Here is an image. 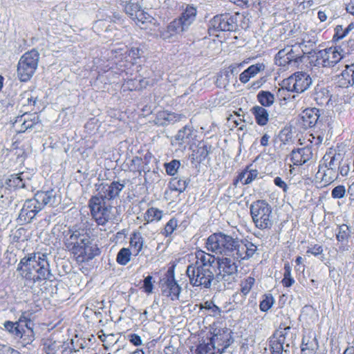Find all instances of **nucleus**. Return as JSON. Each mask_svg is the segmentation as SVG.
I'll use <instances>...</instances> for the list:
<instances>
[{"mask_svg": "<svg viewBox=\"0 0 354 354\" xmlns=\"http://www.w3.org/2000/svg\"><path fill=\"white\" fill-rule=\"evenodd\" d=\"M205 248L216 254H223L237 259H247L254 255L257 246L246 239L234 238L223 232L214 233L206 240Z\"/></svg>", "mask_w": 354, "mask_h": 354, "instance_id": "1", "label": "nucleus"}, {"mask_svg": "<svg viewBox=\"0 0 354 354\" xmlns=\"http://www.w3.org/2000/svg\"><path fill=\"white\" fill-rule=\"evenodd\" d=\"M84 223H80L76 227L69 229L64 233V244L66 250L75 257L80 263L92 259L98 254L97 245L93 243L89 230Z\"/></svg>", "mask_w": 354, "mask_h": 354, "instance_id": "2", "label": "nucleus"}, {"mask_svg": "<svg viewBox=\"0 0 354 354\" xmlns=\"http://www.w3.org/2000/svg\"><path fill=\"white\" fill-rule=\"evenodd\" d=\"M17 270L24 279V285L30 288L37 282L49 279L52 275L47 256L41 253L28 254L22 258Z\"/></svg>", "mask_w": 354, "mask_h": 354, "instance_id": "3", "label": "nucleus"}, {"mask_svg": "<svg viewBox=\"0 0 354 354\" xmlns=\"http://www.w3.org/2000/svg\"><path fill=\"white\" fill-rule=\"evenodd\" d=\"M193 263L187 268V274L193 286L209 288L214 279V256L202 250L192 254Z\"/></svg>", "mask_w": 354, "mask_h": 354, "instance_id": "4", "label": "nucleus"}, {"mask_svg": "<svg viewBox=\"0 0 354 354\" xmlns=\"http://www.w3.org/2000/svg\"><path fill=\"white\" fill-rule=\"evenodd\" d=\"M115 63L120 66L122 73H126L127 67L136 63L143 54L140 44L136 43L131 46L124 44H117L112 50Z\"/></svg>", "mask_w": 354, "mask_h": 354, "instance_id": "5", "label": "nucleus"}, {"mask_svg": "<svg viewBox=\"0 0 354 354\" xmlns=\"http://www.w3.org/2000/svg\"><path fill=\"white\" fill-rule=\"evenodd\" d=\"M250 214L255 226L260 230L270 229L273 225L271 206L265 201L259 200L250 207Z\"/></svg>", "mask_w": 354, "mask_h": 354, "instance_id": "6", "label": "nucleus"}, {"mask_svg": "<svg viewBox=\"0 0 354 354\" xmlns=\"http://www.w3.org/2000/svg\"><path fill=\"white\" fill-rule=\"evenodd\" d=\"M106 192L107 195L93 197L89 202L91 214L101 225L108 223L111 218V187Z\"/></svg>", "mask_w": 354, "mask_h": 354, "instance_id": "7", "label": "nucleus"}, {"mask_svg": "<svg viewBox=\"0 0 354 354\" xmlns=\"http://www.w3.org/2000/svg\"><path fill=\"white\" fill-rule=\"evenodd\" d=\"M295 336L290 326L281 324L270 341L272 353L288 354Z\"/></svg>", "mask_w": 354, "mask_h": 354, "instance_id": "8", "label": "nucleus"}, {"mask_svg": "<svg viewBox=\"0 0 354 354\" xmlns=\"http://www.w3.org/2000/svg\"><path fill=\"white\" fill-rule=\"evenodd\" d=\"M39 59L37 50L32 49L25 53L17 64V76L21 82L28 81L35 73Z\"/></svg>", "mask_w": 354, "mask_h": 354, "instance_id": "9", "label": "nucleus"}, {"mask_svg": "<svg viewBox=\"0 0 354 354\" xmlns=\"http://www.w3.org/2000/svg\"><path fill=\"white\" fill-rule=\"evenodd\" d=\"M234 257H222L217 259V268L218 272L217 277L222 281L225 286H230L234 283L238 277V265Z\"/></svg>", "mask_w": 354, "mask_h": 354, "instance_id": "10", "label": "nucleus"}, {"mask_svg": "<svg viewBox=\"0 0 354 354\" xmlns=\"http://www.w3.org/2000/svg\"><path fill=\"white\" fill-rule=\"evenodd\" d=\"M312 80L309 75L304 72H297L284 80L281 88L279 89V93H283L286 91L302 93L311 84Z\"/></svg>", "mask_w": 354, "mask_h": 354, "instance_id": "11", "label": "nucleus"}, {"mask_svg": "<svg viewBox=\"0 0 354 354\" xmlns=\"http://www.w3.org/2000/svg\"><path fill=\"white\" fill-rule=\"evenodd\" d=\"M317 60L324 67L333 66L344 57V51L339 46H332L320 50L317 54Z\"/></svg>", "mask_w": 354, "mask_h": 354, "instance_id": "12", "label": "nucleus"}, {"mask_svg": "<svg viewBox=\"0 0 354 354\" xmlns=\"http://www.w3.org/2000/svg\"><path fill=\"white\" fill-rule=\"evenodd\" d=\"M296 46H287L280 50L275 56V63L280 66H287L297 62L301 57V53H297Z\"/></svg>", "mask_w": 354, "mask_h": 354, "instance_id": "13", "label": "nucleus"}, {"mask_svg": "<svg viewBox=\"0 0 354 354\" xmlns=\"http://www.w3.org/2000/svg\"><path fill=\"white\" fill-rule=\"evenodd\" d=\"M188 29L181 21L176 18L171 21L165 28L160 30V37L166 41H174L179 35Z\"/></svg>", "mask_w": 354, "mask_h": 354, "instance_id": "14", "label": "nucleus"}, {"mask_svg": "<svg viewBox=\"0 0 354 354\" xmlns=\"http://www.w3.org/2000/svg\"><path fill=\"white\" fill-rule=\"evenodd\" d=\"M41 124L38 115L36 114L25 113L17 118L14 122V127L19 133L25 132L27 130L38 129Z\"/></svg>", "mask_w": 354, "mask_h": 354, "instance_id": "15", "label": "nucleus"}, {"mask_svg": "<svg viewBox=\"0 0 354 354\" xmlns=\"http://www.w3.org/2000/svg\"><path fill=\"white\" fill-rule=\"evenodd\" d=\"M30 174L22 171L10 175L6 179L5 185L10 189H28L30 187Z\"/></svg>", "mask_w": 354, "mask_h": 354, "instance_id": "16", "label": "nucleus"}, {"mask_svg": "<svg viewBox=\"0 0 354 354\" xmlns=\"http://www.w3.org/2000/svg\"><path fill=\"white\" fill-rule=\"evenodd\" d=\"M41 209L42 208L35 196L33 198L25 201L19 217L20 220L29 223Z\"/></svg>", "mask_w": 354, "mask_h": 354, "instance_id": "17", "label": "nucleus"}, {"mask_svg": "<svg viewBox=\"0 0 354 354\" xmlns=\"http://www.w3.org/2000/svg\"><path fill=\"white\" fill-rule=\"evenodd\" d=\"M209 26L218 31H232L236 28L233 17L229 15H221L214 17L209 21Z\"/></svg>", "mask_w": 354, "mask_h": 354, "instance_id": "18", "label": "nucleus"}, {"mask_svg": "<svg viewBox=\"0 0 354 354\" xmlns=\"http://www.w3.org/2000/svg\"><path fill=\"white\" fill-rule=\"evenodd\" d=\"M230 332L227 329L218 330V333H214L210 339V342L217 348L214 354H222L230 346Z\"/></svg>", "mask_w": 354, "mask_h": 354, "instance_id": "19", "label": "nucleus"}, {"mask_svg": "<svg viewBox=\"0 0 354 354\" xmlns=\"http://www.w3.org/2000/svg\"><path fill=\"white\" fill-rule=\"evenodd\" d=\"M35 196L42 209L46 205L53 206L58 202L57 193L55 189L39 191Z\"/></svg>", "mask_w": 354, "mask_h": 354, "instance_id": "20", "label": "nucleus"}, {"mask_svg": "<svg viewBox=\"0 0 354 354\" xmlns=\"http://www.w3.org/2000/svg\"><path fill=\"white\" fill-rule=\"evenodd\" d=\"M313 156L310 147H305L292 150L291 153V161L295 165H301L309 160Z\"/></svg>", "mask_w": 354, "mask_h": 354, "instance_id": "21", "label": "nucleus"}, {"mask_svg": "<svg viewBox=\"0 0 354 354\" xmlns=\"http://www.w3.org/2000/svg\"><path fill=\"white\" fill-rule=\"evenodd\" d=\"M351 236V229L346 224H342L338 226V232L336 234V239L338 242L341 243L339 246L338 250L340 252H344L349 250L347 242Z\"/></svg>", "mask_w": 354, "mask_h": 354, "instance_id": "22", "label": "nucleus"}, {"mask_svg": "<svg viewBox=\"0 0 354 354\" xmlns=\"http://www.w3.org/2000/svg\"><path fill=\"white\" fill-rule=\"evenodd\" d=\"M197 15V8L193 5L187 4L182 6V13L178 18L187 28L194 23Z\"/></svg>", "mask_w": 354, "mask_h": 354, "instance_id": "23", "label": "nucleus"}, {"mask_svg": "<svg viewBox=\"0 0 354 354\" xmlns=\"http://www.w3.org/2000/svg\"><path fill=\"white\" fill-rule=\"evenodd\" d=\"M339 86L347 88L354 84V63L346 65V68L337 77Z\"/></svg>", "mask_w": 354, "mask_h": 354, "instance_id": "24", "label": "nucleus"}, {"mask_svg": "<svg viewBox=\"0 0 354 354\" xmlns=\"http://www.w3.org/2000/svg\"><path fill=\"white\" fill-rule=\"evenodd\" d=\"M180 291L181 288L173 279H168L162 286V295L170 297L173 301L178 299Z\"/></svg>", "mask_w": 354, "mask_h": 354, "instance_id": "25", "label": "nucleus"}, {"mask_svg": "<svg viewBox=\"0 0 354 354\" xmlns=\"http://www.w3.org/2000/svg\"><path fill=\"white\" fill-rule=\"evenodd\" d=\"M319 110L315 108L306 109L303 111L301 120L306 128L312 127L316 124L319 118Z\"/></svg>", "mask_w": 354, "mask_h": 354, "instance_id": "26", "label": "nucleus"}, {"mask_svg": "<svg viewBox=\"0 0 354 354\" xmlns=\"http://www.w3.org/2000/svg\"><path fill=\"white\" fill-rule=\"evenodd\" d=\"M338 175L339 172L337 169L319 167L317 178H320L322 182L324 183V185H326L335 180Z\"/></svg>", "mask_w": 354, "mask_h": 354, "instance_id": "27", "label": "nucleus"}, {"mask_svg": "<svg viewBox=\"0 0 354 354\" xmlns=\"http://www.w3.org/2000/svg\"><path fill=\"white\" fill-rule=\"evenodd\" d=\"M339 156L332 152L326 153L320 161L319 167L337 169L339 165Z\"/></svg>", "mask_w": 354, "mask_h": 354, "instance_id": "28", "label": "nucleus"}, {"mask_svg": "<svg viewBox=\"0 0 354 354\" xmlns=\"http://www.w3.org/2000/svg\"><path fill=\"white\" fill-rule=\"evenodd\" d=\"M257 123L260 126H265L269 120L268 111L263 106H255L251 109Z\"/></svg>", "mask_w": 354, "mask_h": 354, "instance_id": "29", "label": "nucleus"}, {"mask_svg": "<svg viewBox=\"0 0 354 354\" xmlns=\"http://www.w3.org/2000/svg\"><path fill=\"white\" fill-rule=\"evenodd\" d=\"M153 20L150 15L142 10L137 11L136 15L133 19L134 23L141 29H147L149 24H151Z\"/></svg>", "mask_w": 354, "mask_h": 354, "instance_id": "30", "label": "nucleus"}, {"mask_svg": "<svg viewBox=\"0 0 354 354\" xmlns=\"http://www.w3.org/2000/svg\"><path fill=\"white\" fill-rule=\"evenodd\" d=\"M259 175L257 169H250L248 167L238 176L236 182L240 181L243 185H248L254 180Z\"/></svg>", "mask_w": 354, "mask_h": 354, "instance_id": "31", "label": "nucleus"}, {"mask_svg": "<svg viewBox=\"0 0 354 354\" xmlns=\"http://www.w3.org/2000/svg\"><path fill=\"white\" fill-rule=\"evenodd\" d=\"M192 128L186 125L182 129L178 131L175 138L176 140L178 141L179 145H188L192 140Z\"/></svg>", "mask_w": 354, "mask_h": 354, "instance_id": "32", "label": "nucleus"}, {"mask_svg": "<svg viewBox=\"0 0 354 354\" xmlns=\"http://www.w3.org/2000/svg\"><path fill=\"white\" fill-rule=\"evenodd\" d=\"M163 216V212L156 207L149 208L144 214V220L146 221L145 225L149 223L160 221Z\"/></svg>", "mask_w": 354, "mask_h": 354, "instance_id": "33", "label": "nucleus"}, {"mask_svg": "<svg viewBox=\"0 0 354 354\" xmlns=\"http://www.w3.org/2000/svg\"><path fill=\"white\" fill-rule=\"evenodd\" d=\"M3 326L9 333L17 338H21L25 333V330L17 322L6 321L3 323Z\"/></svg>", "mask_w": 354, "mask_h": 354, "instance_id": "34", "label": "nucleus"}, {"mask_svg": "<svg viewBox=\"0 0 354 354\" xmlns=\"http://www.w3.org/2000/svg\"><path fill=\"white\" fill-rule=\"evenodd\" d=\"M144 245V239L139 232H134L130 239V246L135 256L142 251Z\"/></svg>", "mask_w": 354, "mask_h": 354, "instance_id": "35", "label": "nucleus"}, {"mask_svg": "<svg viewBox=\"0 0 354 354\" xmlns=\"http://www.w3.org/2000/svg\"><path fill=\"white\" fill-rule=\"evenodd\" d=\"M116 59L114 58V54L112 53V62H111V64H113V62H115ZM114 64L118 67L117 68V71H114V74H118L119 73L120 75L122 76V79L126 82V84H127V87L130 89V90H133V89H136L138 87V85H135L134 82H138L139 84H140V86H142V82H144V80L143 79H139V80H137L136 78L134 79V80H129L128 77L127 78H124V75H127V72L126 71V73H122V71L120 70V66L119 65H116L115 63H114Z\"/></svg>", "mask_w": 354, "mask_h": 354, "instance_id": "36", "label": "nucleus"}, {"mask_svg": "<svg viewBox=\"0 0 354 354\" xmlns=\"http://www.w3.org/2000/svg\"><path fill=\"white\" fill-rule=\"evenodd\" d=\"M317 348L315 338L304 337L301 344V354H315Z\"/></svg>", "mask_w": 354, "mask_h": 354, "instance_id": "37", "label": "nucleus"}, {"mask_svg": "<svg viewBox=\"0 0 354 354\" xmlns=\"http://www.w3.org/2000/svg\"><path fill=\"white\" fill-rule=\"evenodd\" d=\"M257 100L263 106H270L274 102V96L270 91H261L257 95Z\"/></svg>", "mask_w": 354, "mask_h": 354, "instance_id": "38", "label": "nucleus"}, {"mask_svg": "<svg viewBox=\"0 0 354 354\" xmlns=\"http://www.w3.org/2000/svg\"><path fill=\"white\" fill-rule=\"evenodd\" d=\"M188 184V181L185 178H174L169 182V187L171 190L183 192Z\"/></svg>", "mask_w": 354, "mask_h": 354, "instance_id": "39", "label": "nucleus"}, {"mask_svg": "<svg viewBox=\"0 0 354 354\" xmlns=\"http://www.w3.org/2000/svg\"><path fill=\"white\" fill-rule=\"evenodd\" d=\"M315 45V41L311 39H306V37L303 38L302 41L299 43L295 44L297 47V53H300V49L303 54H310Z\"/></svg>", "mask_w": 354, "mask_h": 354, "instance_id": "40", "label": "nucleus"}, {"mask_svg": "<svg viewBox=\"0 0 354 354\" xmlns=\"http://www.w3.org/2000/svg\"><path fill=\"white\" fill-rule=\"evenodd\" d=\"M131 252L129 248H122L116 258V261L122 266L127 265L131 260Z\"/></svg>", "mask_w": 354, "mask_h": 354, "instance_id": "41", "label": "nucleus"}, {"mask_svg": "<svg viewBox=\"0 0 354 354\" xmlns=\"http://www.w3.org/2000/svg\"><path fill=\"white\" fill-rule=\"evenodd\" d=\"M178 227V221L175 218H171L165 225L164 229L161 231L162 235L165 237L170 236Z\"/></svg>", "mask_w": 354, "mask_h": 354, "instance_id": "42", "label": "nucleus"}, {"mask_svg": "<svg viewBox=\"0 0 354 354\" xmlns=\"http://www.w3.org/2000/svg\"><path fill=\"white\" fill-rule=\"evenodd\" d=\"M141 9L137 2L133 1H130L127 3L124 6L125 12L129 15L131 19L133 20L137 13V11H140Z\"/></svg>", "mask_w": 354, "mask_h": 354, "instance_id": "43", "label": "nucleus"}, {"mask_svg": "<svg viewBox=\"0 0 354 354\" xmlns=\"http://www.w3.org/2000/svg\"><path fill=\"white\" fill-rule=\"evenodd\" d=\"M255 282L254 278L248 277L241 283V292L243 296H246L251 290Z\"/></svg>", "mask_w": 354, "mask_h": 354, "instance_id": "44", "label": "nucleus"}, {"mask_svg": "<svg viewBox=\"0 0 354 354\" xmlns=\"http://www.w3.org/2000/svg\"><path fill=\"white\" fill-rule=\"evenodd\" d=\"M295 283V279L291 276V268L288 263L284 266L283 279L282 283L285 287H290Z\"/></svg>", "mask_w": 354, "mask_h": 354, "instance_id": "45", "label": "nucleus"}, {"mask_svg": "<svg viewBox=\"0 0 354 354\" xmlns=\"http://www.w3.org/2000/svg\"><path fill=\"white\" fill-rule=\"evenodd\" d=\"M274 303V299L271 294L264 295L263 299L261 301L259 308L263 312L270 310Z\"/></svg>", "mask_w": 354, "mask_h": 354, "instance_id": "46", "label": "nucleus"}, {"mask_svg": "<svg viewBox=\"0 0 354 354\" xmlns=\"http://www.w3.org/2000/svg\"><path fill=\"white\" fill-rule=\"evenodd\" d=\"M201 308L205 309L209 312V315L212 316L220 315L221 309L215 305L212 301H207L201 305Z\"/></svg>", "mask_w": 354, "mask_h": 354, "instance_id": "47", "label": "nucleus"}, {"mask_svg": "<svg viewBox=\"0 0 354 354\" xmlns=\"http://www.w3.org/2000/svg\"><path fill=\"white\" fill-rule=\"evenodd\" d=\"M180 166V162L177 160H173L171 162L165 164L166 171L167 174L170 176L175 175L177 173Z\"/></svg>", "mask_w": 354, "mask_h": 354, "instance_id": "48", "label": "nucleus"}, {"mask_svg": "<svg viewBox=\"0 0 354 354\" xmlns=\"http://www.w3.org/2000/svg\"><path fill=\"white\" fill-rule=\"evenodd\" d=\"M216 349V347L210 342V344H200L196 351L198 354H214Z\"/></svg>", "mask_w": 354, "mask_h": 354, "instance_id": "49", "label": "nucleus"}, {"mask_svg": "<svg viewBox=\"0 0 354 354\" xmlns=\"http://www.w3.org/2000/svg\"><path fill=\"white\" fill-rule=\"evenodd\" d=\"M346 192V187L344 185H338L333 189L331 196L335 199H340L344 197Z\"/></svg>", "mask_w": 354, "mask_h": 354, "instance_id": "50", "label": "nucleus"}, {"mask_svg": "<svg viewBox=\"0 0 354 354\" xmlns=\"http://www.w3.org/2000/svg\"><path fill=\"white\" fill-rule=\"evenodd\" d=\"M265 69V66L263 64L258 63L256 64L251 65L246 70L248 73L254 77L256 76L260 71H262Z\"/></svg>", "mask_w": 354, "mask_h": 354, "instance_id": "51", "label": "nucleus"}, {"mask_svg": "<svg viewBox=\"0 0 354 354\" xmlns=\"http://www.w3.org/2000/svg\"><path fill=\"white\" fill-rule=\"evenodd\" d=\"M323 248L321 245L315 244L311 247H309L306 251V254H310L315 257L318 255H323Z\"/></svg>", "mask_w": 354, "mask_h": 354, "instance_id": "52", "label": "nucleus"}, {"mask_svg": "<svg viewBox=\"0 0 354 354\" xmlns=\"http://www.w3.org/2000/svg\"><path fill=\"white\" fill-rule=\"evenodd\" d=\"M186 118V116L183 114H178L176 113H167V117L165 119H167L169 122H178L183 120H185Z\"/></svg>", "mask_w": 354, "mask_h": 354, "instance_id": "53", "label": "nucleus"}, {"mask_svg": "<svg viewBox=\"0 0 354 354\" xmlns=\"http://www.w3.org/2000/svg\"><path fill=\"white\" fill-rule=\"evenodd\" d=\"M152 277L149 275L144 279V284L143 288L145 289V291L150 294L152 292L153 285L152 283Z\"/></svg>", "mask_w": 354, "mask_h": 354, "instance_id": "54", "label": "nucleus"}, {"mask_svg": "<svg viewBox=\"0 0 354 354\" xmlns=\"http://www.w3.org/2000/svg\"><path fill=\"white\" fill-rule=\"evenodd\" d=\"M338 172L342 176H348L349 171H350V165L349 162H339V165L337 167Z\"/></svg>", "mask_w": 354, "mask_h": 354, "instance_id": "55", "label": "nucleus"}, {"mask_svg": "<svg viewBox=\"0 0 354 354\" xmlns=\"http://www.w3.org/2000/svg\"><path fill=\"white\" fill-rule=\"evenodd\" d=\"M21 326L25 330V328H30L28 324H30V319L26 316V313H22V315L19 318L18 321H17Z\"/></svg>", "mask_w": 354, "mask_h": 354, "instance_id": "56", "label": "nucleus"}, {"mask_svg": "<svg viewBox=\"0 0 354 354\" xmlns=\"http://www.w3.org/2000/svg\"><path fill=\"white\" fill-rule=\"evenodd\" d=\"M129 340L134 346H140L142 344V340L140 336L135 333L130 334L129 335Z\"/></svg>", "mask_w": 354, "mask_h": 354, "instance_id": "57", "label": "nucleus"}, {"mask_svg": "<svg viewBox=\"0 0 354 354\" xmlns=\"http://www.w3.org/2000/svg\"><path fill=\"white\" fill-rule=\"evenodd\" d=\"M274 183L276 186L281 188L284 192H287L288 187L281 178L277 176L274 179Z\"/></svg>", "mask_w": 354, "mask_h": 354, "instance_id": "58", "label": "nucleus"}, {"mask_svg": "<svg viewBox=\"0 0 354 354\" xmlns=\"http://www.w3.org/2000/svg\"><path fill=\"white\" fill-rule=\"evenodd\" d=\"M0 354H19L18 352L12 348L0 344Z\"/></svg>", "mask_w": 354, "mask_h": 354, "instance_id": "59", "label": "nucleus"}, {"mask_svg": "<svg viewBox=\"0 0 354 354\" xmlns=\"http://www.w3.org/2000/svg\"><path fill=\"white\" fill-rule=\"evenodd\" d=\"M124 187V185L123 183L112 182V195L113 194H118V193L123 189Z\"/></svg>", "mask_w": 354, "mask_h": 354, "instance_id": "60", "label": "nucleus"}, {"mask_svg": "<svg viewBox=\"0 0 354 354\" xmlns=\"http://www.w3.org/2000/svg\"><path fill=\"white\" fill-rule=\"evenodd\" d=\"M251 78L252 76L248 73L247 70H245L239 75V80L243 84L248 82Z\"/></svg>", "mask_w": 354, "mask_h": 354, "instance_id": "61", "label": "nucleus"}, {"mask_svg": "<svg viewBox=\"0 0 354 354\" xmlns=\"http://www.w3.org/2000/svg\"><path fill=\"white\" fill-rule=\"evenodd\" d=\"M351 200L354 201V178L350 179V184L347 189Z\"/></svg>", "mask_w": 354, "mask_h": 354, "instance_id": "62", "label": "nucleus"}, {"mask_svg": "<svg viewBox=\"0 0 354 354\" xmlns=\"http://www.w3.org/2000/svg\"><path fill=\"white\" fill-rule=\"evenodd\" d=\"M115 32H114V37H115V40L119 39L120 37H127V30H118V28H115Z\"/></svg>", "mask_w": 354, "mask_h": 354, "instance_id": "63", "label": "nucleus"}, {"mask_svg": "<svg viewBox=\"0 0 354 354\" xmlns=\"http://www.w3.org/2000/svg\"><path fill=\"white\" fill-rule=\"evenodd\" d=\"M270 138V136L268 134L265 133L261 138V140H260L261 145L263 147L268 146V143H269Z\"/></svg>", "mask_w": 354, "mask_h": 354, "instance_id": "64", "label": "nucleus"}]
</instances>
